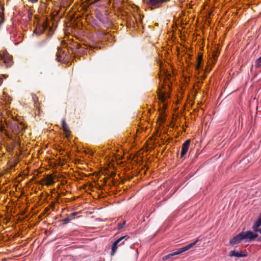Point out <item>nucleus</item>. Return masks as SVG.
I'll use <instances>...</instances> for the list:
<instances>
[{"label": "nucleus", "mask_w": 261, "mask_h": 261, "mask_svg": "<svg viewBox=\"0 0 261 261\" xmlns=\"http://www.w3.org/2000/svg\"><path fill=\"white\" fill-rule=\"evenodd\" d=\"M197 242H198V240H196L195 242H194L192 243H191L185 247L178 249L176 251L164 256V259H167L170 258L171 256L179 254L180 253H182L184 252H185V251L189 250L192 247H193L196 244V243Z\"/></svg>", "instance_id": "nucleus-1"}, {"label": "nucleus", "mask_w": 261, "mask_h": 261, "mask_svg": "<svg viewBox=\"0 0 261 261\" xmlns=\"http://www.w3.org/2000/svg\"><path fill=\"white\" fill-rule=\"evenodd\" d=\"M244 240H247L249 241L254 240L258 236L256 233L253 232L251 231L248 230L246 231L242 232Z\"/></svg>", "instance_id": "nucleus-2"}, {"label": "nucleus", "mask_w": 261, "mask_h": 261, "mask_svg": "<svg viewBox=\"0 0 261 261\" xmlns=\"http://www.w3.org/2000/svg\"><path fill=\"white\" fill-rule=\"evenodd\" d=\"M1 60H3L7 67L10 66L13 64L12 57L8 54L7 51H4L3 56L1 57Z\"/></svg>", "instance_id": "nucleus-3"}, {"label": "nucleus", "mask_w": 261, "mask_h": 261, "mask_svg": "<svg viewBox=\"0 0 261 261\" xmlns=\"http://www.w3.org/2000/svg\"><path fill=\"white\" fill-rule=\"evenodd\" d=\"M159 100L163 103L162 107L163 109H165L166 105L165 103V100L169 97V95L168 93L165 92L163 90L161 89L158 93Z\"/></svg>", "instance_id": "nucleus-4"}, {"label": "nucleus", "mask_w": 261, "mask_h": 261, "mask_svg": "<svg viewBox=\"0 0 261 261\" xmlns=\"http://www.w3.org/2000/svg\"><path fill=\"white\" fill-rule=\"evenodd\" d=\"M127 238H128V237H127V236H123L122 237H120L119 239L117 240L114 242V243L113 244V245L112 246V255H114V253L116 252V250H117V249L118 248V246L122 245L123 243V242H122L121 243H120V242L123 239H125V240H127Z\"/></svg>", "instance_id": "nucleus-5"}, {"label": "nucleus", "mask_w": 261, "mask_h": 261, "mask_svg": "<svg viewBox=\"0 0 261 261\" xmlns=\"http://www.w3.org/2000/svg\"><path fill=\"white\" fill-rule=\"evenodd\" d=\"M48 26V22L46 20H44L41 25H38L34 31L36 34L42 33Z\"/></svg>", "instance_id": "nucleus-6"}, {"label": "nucleus", "mask_w": 261, "mask_h": 261, "mask_svg": "<svg viewBox=\"0 0 261 261\" xmlns=\"http://www.w3.org/2000/svg\"><path fill=\"white\" fill-rule=\"evenodd\" d=\"M243 237L242 232L239 234L233 237L229 241V243L231 245L239 244L241 241L243 240Z\"/></svg>", "instance_id": "nucleus-7"}, {"label": "nucleus", "mask_w": 261, "mask_h": 261, "mask_svg": "<svg viewBox=\"0 0 261 261\" xmlns=\"http://www.w3.org/2000/svg\"><path fill=\"white\" fill-rule=\"evenodd\" d=\"M191 143V141L190 140H187L186 141L182 146V148L181 150V157L184 156L187 152L189 147Z\"/></svg>", "instance_id": "nucleus-8"}, {"label": "nucleus", "mask_w": 261, "mask_h": 261, "mask_svg": "<svg viewBox=\"0 0 261 261\" xmlns=\"http://www.w3.org/2000/svg\"><path fill=\"white\" fill-rule=\"evenodd\" d=\"M169 1V0H149L148 5L150 7H159L162 4Z\"/></svg>", "instance_id": "nucleus-9"}, {"label": "nucleus", "mask_w": 261, "mask_h": 261, "mask_svg": "<svg viewBox=\"0 0 261 261\" xmlns=\"http://www.w3.org/2000/svg\"><path fill=\"white\" fill-rule=\"evenodd\" d=\"M62 126L66 137L69 138L70 136V131L65 119H63L62 121Z\"/></svg>", "instance_id": "nucleus-10"}, {"label": "nucleus", "mask_w": 261, "mask_h": 261, "mask_svg": "<svg viewBox=\"0 0 261 261\" xmlns=\"http://www.w3.org/2000/svg\"><path fill=\"white\" fill-rule=\"evenodd\" d=\"M261 226V214L259 215L257 220L255 221L252 226V229L255 232H257L260 228L259 227Z\"/></svg>", "instance_id": "nucleus-11"}, {"label": "nucleus", "mask_w": 261, "mask_h": 261, "mask_svg": "<svg viewBox=\"0 0 261 261\" xmlns=\"http://www.w3.org/2000/svg\"><path fill=\"white\" fill-rule=\"evenodd\" d=\"M43 181L47 186H50L54 183V179L51 175H47L46 177L43 178Z\"/></svg>", "instance_id": "nucleus-12"}, {"label": "nucleus", "mask_w": 261, "mask_h": 261, "mask_svg": "<svg viewBox=\"0 0 261 261\" xmlns=\"http://www.w3.org/2000/svg\"><path fill=\"white\" fill-rule=\"evenodd\" d=\"M229 255L231 256H236L238 257H245L247 256L246 254H243L241 252H239L236 250L231 251L229 252Z\"/></svg>", "instance_id": "nucleus-13"}, {"label": "nucleus", "mask_w": 261, "mask_h": 261, "mask_svg": "<svg viewBox=\"0 0 261 261\" xmlns=\"http://www.w3.org/2000/svg\"><path fill=\"white\" fill-rule=\"evenodd\" d=\"M69 21H70V24H69V25H71L72 24L73 25V27L74 26V23H76V19L79 18V17H69Z\"/></svg>", "instance_id": "nucleus-14"}, {"label": "nucleus", "mask_w": 261, "mask_h": 261, "mask_svg": "<svg viewBox=\"0 0 261 261\" xmlns=\"http://www.w3.org/2000/svg\"><path fill=\"white\" fill-rule=\"evenodd\" d=\"M125 221L123 222V223L121 224V223H119L118 224V229H121L123 228L124 225L125 224Z\"/></svg>", "instance_id": "nucleus-15"}, {"label": "nucleus", "mask_w": 261, "mask_h": 261, "mask_svg": "<svg viewBox=\"0 0 261 261\" xmlns=\"http://www.w3.org/2000/svg\"><path fill=\"white\" fill-rule=\"evenodd\" d=\"M200 67V61H199L198 64L196 66V69L198 70Z\"/></svg>", "instance_id": "nucleus-16"}, {"label": "nucleus", "mask_w": 261, "mask_h": 261, "mask_svg": "<svg viewBox=\"0 0 261 261\" xmlns=\"http://www.w3.org/2000/svg\"><path fill=\"white\" fill-rule=\"evenodd\" d=\"M4 21V17H0V25Z\"/></svg>", "instance_id": "nucleus-17"}, {"label": "nucleus", "mask_w": 261, "mask_h": 261, "mask_svg": "<svg viewBox=\"0 0 261 261\" xmlns=\"http://www.w3.org/2000/svg\"><path fill=\"white\" fill-rule=\"evenodd\" d=\"M134 18L137 23L138 22V20H139V21H141V17H138V18L137 17H134Z\"/></svg>", "instance_id": "nucleus-18"}, {"label": "nucleus", "mask_w": 261, "mask_h": 261, "mask_svg": "<svg viewBox=\"0 0 261 261\" xmlns=\"http://www.w3.org/2000/svg\"><path fill=\"white\" fill-rule=\"evenodd\" d=\"M258 63H261V57L257 60Z\"/></svg>", "instance_id": "nucleus-19"}, {"label": "nucleus", "mask_w": 261, "mask_h": 261, "mask_svg": "<svg viewBox=\"0 0 261 261\" xmlns=\"http://www.w3.org/2000/svg\"><path fill=\"white\" fill-rule=\"evenodd\" d=\"M213 58L215 60L216 59V58H217V55L216 54H213Z\"/></svg>", "instance_id": "nucleus-20"}, {"label": "nucleus", "mask_w": 261, "mask_h": 261, "mask_svg": "<svg viewBox=\"0 0 261 261\" xmlns=\"http://www.w3.org/2000/svg\"><path fill=\"white\" fill-rule=\"evenodd\" d=\"M62 58H63L62 57H59V56H58V60L59 61H61L62 59Z\"/></svg>", "instance_id": "nucleus-21"}, {"label": "nucleus", "mask_w": 261, "mask_h": 261, "mask_svg": "<svg viewBox=\"0 0 261 261\" xmlns=\"http://www.w3.org/2000/svg\"><path fill=\"white\" fill-rule=\"evenodd\" d=\"M128 18H130V17H127V18L126 19V23H127V25H128V22H129V20H128Z\"/></svg>", "instance_id": "nucleus-22"}, {"label": "nucleus", "mask_w": 261, "mask_h": 261, "mask_svg": "<svg viewBox=\"0 0 261 261\" xmlns=\"http://www.w3.org/2000/svg\"><path fill=\"white\" fill-rule=\"evenodd\" d=\"M38 0H30V1L32 2V3H35L37 2Z\"/></svg>", "instance_id": "nucleus-23"}, {"label": "nucleus", "mask_w": 261, "mask_h": 261, "mask_svg": "<svg viewBox=\"0 0 261 261\" xmlns=\"http://www.w3.org/2000/svg\"><path fill=\"white\" fill-rule=\"evenodd\" d=\"M76 25H77V28L74 27V28H73V29H74V30H75L76 29H77V28L79 27V26L77 25V24H76Z\"/></svg>", "instance_id": "nucleus-24"}, {"label": "nucleus", "mask_w": 261, "mask_h": 261, "mask_svg": "<svg viewBox=\"0 0 261 261\" xmlns=\"http://www.w3.org/2000/svg\"><path fill=\"white\" fill-rule=\"evenodd\" d=\"M162 68H163L162 65H161V64H160V69H161V70H162Z\"/></svg>", "instance_id": "nucleus-25"}, {"label": "nucleus", "mask_w": 261, "mask_h": 261, "mask_svg": "<svg viewBox=\"0 0 261 261\" xmlns=\"http://www.w3.org/2000/svg\"><path fill=\"white\" fill-rule=\"evenodd\" d=\"M257 232H259L261 234V228L258 230Z\"/></svg>", "instance_id": "nucleus-26"}, {"label": "nucleus", "mask_w": 261, "mask_h": 261, "mask_svg": "<svg viewBox=\"0 0 261 261\" xmlns=\"http://www.w3.org/2000/svg\"><path fill=\"white\" fill-rule=\"evenodd\" d=\"M98 1H99V0H95V1H94V3H96V2H98Z\"/></svg>", "instance_id": "nucleus-27"}, {"label": "nucleus", "mask_w": 261, "mask_h": 261, "mask_svg": "<svg viewBox=\"0 0 261 261\" xmlns=\"http://www.w3.org/2000/svg\"><path fill=\"white\" fill-rule=\"evenodd\" d=\"M50 16L54 17V16H55V15H50Z\"/></svg>", "instance_id": "nucleus-28"}, {"label": "nucleus", "mask_w": 261, "mask_h": 261, "mask_svg": "<svg viewBox=\"0 0 261 261\" xmlns=\"http://www.w3.org/2000/svg\"><path fill=\"white\" fill-rule=\"evenodd\" d=\"M3 76H4V77H5V78H6V76H5V75H3Z\"/></svg>", "instance_id": "nucleus-29"}]
</instances>
